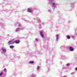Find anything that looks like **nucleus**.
<instances>
[{"label": "nucleus", "mask_w": 77, "mask_h": 77, "mask_svg": "<svg viewBox=\"0 0 77 77\" xmlns=\"http://www.w3.org/2000/svg\"><path fill=\"white\" fill-rule=\"evenodd\" d=\"M14 42H12V41H9L8 42V44L9 45H12V44H14Z\"/></svg>", "instance_id": "nucleus-1"}, {"label": "nucleus", "mask_w": 77, "mask_h": 77, "mask_svg": "<svg viewBox=\"0 0 77 77\" xmlns=\"http://www.w3.org/2000/svg\"><path fill=\"white\" fill-rule=\"evenodd\" d=\"M69 49L70 51H74V48H72V47H69Z\"/></svg>", "instance_id": "nucleus-2"}, {"label": "nucleus", "mask_w": 77, "mask_h": 77, "mask_svg": "<svg viewBox=\"0 0 77 77\" xmlns=\"http://www.w3.org/2000/svg\"><path fill=\"white\" fill-rule=\"evenodd\" d=\"M14 42V43L15 42L16 44H19L20 43V41L19 40H16Z\"/></svg>", "instance_id": "nucleus-3"}, {"label": "nucleus", "mask_w": 77, "mask_h": 77, "mask_svg": "<svg viewBox=\"0 0 77 77\" xmlns=\"http://www.w3.org/2000/svg\"><path fill=\"white\" fill-rule=\"evenodd\" d=\"M2 50H3V51L4 53H5L6 52V50L5 49H4L3 48H2Z\"/></svg>", "instance_id": "nucleus-4"}, {"label": "nucleus", "mask_w": 77, "mask_h": 77, "mask_svg": "<svg viewBox=\"0 0 77 77\" xmlns=\"http://www.w3.org/2000/svg\"><path fill=\"white\" fill-rule=\"evenodd\" d=\"M40 35L43 38H44V35H43V33H42V32H40Z\"/></svg>", "instance_id": "nucleus-5"}, {"label": "nucleus", "mask_w": 77, "mask_h": 77, "mask_svg": "<svg viewBox=\"0 0 77 77\" xmlns=\"http://www.w3.org/2000/svg\"><path fill=\"white\" fill-rule=\"evenodd\" d=\"M28 12H30L31 13V12H32V9L31 8H29L28 9Z\"/></svg>", "instance_id": "nucleus-6"}, {"label": "nucleus", "mask_w": 77, "mask_h": 77, "mask_svg": "<svg viewBox=\"0 0 77 77\" xmlns=\"http://www.w3.org/2000/svg\"><path fill=\"white\" fill-rule=\"evenodd\" d=\"M67 38L68 39H70V36L69 35H67Z\"/></svg>", "instance_id": "nucleus-7"}, {"label": "nucleus", "mask_w": 77, "mask_h": 77, "mask_svg": "<svg viewBox=\"0 0 77 77\" xmlns=\"http://www.w3.org/2000/svg\"><path fill=\"white\" fill-rule=\"evenodd\" d=\"M29 63H34V61H30L29 62Z\"/></svg>", "instance_id": "nucleus-8"}, {"label": "nucleus", "mask_w": 77, "mask_h": 77, "mask_svg": "<svg viewBox=\"0 0 77 77\" xmlns=\"http://www.w3.org/2000/svg\"><path fill=\"white\" fill-rule=\"evenodd\" d=\"M14 47V46H10V48H13Z\"/></svg>", "instance_id": "nucleus-9"}, {"label": "nucleus", "mask_w": 77, "mask_h": 77, "mask_svg": "<svg viewBox=\"0 0 77 77\" xmlns=\"http://www.w3.org/2000/svg\"><path fill=\"white\" fill-rule=\"evenodd\" d=\"M52 5L54 7H55V4L54 3H53Z\"/></svg>", "instance_id": "nucleus-10"}, {"label": "nucleus", "mask_w": 77, "mask_h": 77, "mask_svg": "<svg viewBox=\"0 0 77 77\" xmlns=\"http://www.w3.org/2000/svg\"><path fill=\"white\" fill-rule=\"evenodd\" d=\"M37 69H39V66H38L37 68Z\"/></svg>", "instance_id": "nucleus-11"}, {"label": "nucleus", "mask_w": 77, "mask_h": 77, "mask_svg": "<svg viewBox=\"0 0 77 77\" xmlns=\"http://www.w3.org/2000/svg\"><path fill=\"white\" fill-rule=\"evenodd\" d=\"M3 75V73H0V76H2Z\"/></svg>", "instance_id": "nucleus-12"}, {"label": "nucleus", "mask_w": 77, "mask_h": 77, "mask_svg": "<svg viewBox=\"0 0 77 77\" xmlns=\"http://www.w3.org/2000/svg\"><path fill=\"white\" fill-rule=\"evenodd\" d=\"M4 72H6V69H4Z\"/></svg>", "instance_id": "nucleus-13"}, {"label": "nucleus", "mask_w": 77, "mask_h": 77, "mask_svg": "<svg viewBox=\"0 0 77 77\" xmlns=\"http://www.w3.org/2000/svg\"><path fill=\"white\" fill-rule=\"evenodd\" d=\"M74 72H72L71 73V75H74Z\"/></svg>", "instance_id": "nucleus-14"}, {"label": "nucleus", "mask_w": 77, "mask_h": 77, "mask_svg": "<svg viewBox=\"0 0 77 77\" xmlns=\"http://www.w3.org/2000/svg\"><path fill=\"white\" fill-rule=\"evenodd\" d=\"M67 66H69V63H67Z\"/></svg>", "instance_id": "nucleus-15"}, {"label": "nucleus", "mask_w": 77, "mask_h": 77, "mask_svg": "<svg viewBox=\"0 0 77 77\" xmlns=\"http://www.w3.org/2000/svg\"><path fill=\"white\" fill-rule=\"evenodd\" d=\"M19 29H20V28H17L16 29V31H18V30H19Z\"/></svg>", "instance_id": "nucleus-16"}, {"label": "nucleus", "mask_w": 77, "mask_h": 77, "mask_svg": "<svg viewBox=\"0 0 77 77\" xmlns=\"http://www.w3.org/2000/svg\"><path fill=\"white\" fill-rule=\"evenodd\" d=\"M35 41H38V39L36 38L35 39Z\"/></svg>", "instance_id": "nucleus-17"}, {"label": "nucleus", "mask_w": 77, "mask_h": 77, "mask_svg": "<svg viewBox=\"0 0 77 77\" xmlns=\"http://www.w3.org/2000/svg\"><path fill=\"white\" fill-rule=\"evenodd\" d=\"M75 70H76V71H77V68H75Z\"/></svg>", "instance_id": "nucleus-18"}, {"label": "nucleus", "mask_w": 77, "mask_h": 77, "mask_svg": "<svg viewBox=\"0 0 77 77\" xmlns=\"http://www.w3.org/2000/svg\"><path fill=\"white\" fill-rule=\"evenodd\" d=\"M58 37H59V36L58 35L57 36V38H58Z\"/></svg>", "instance_id": "nucleus-19"}, {"label": "nucleus", "mask_w": 77, "mask_h": 77, "mask_svg": "<svg viewBox=\"0 0 77 77\" xmlns=\"http://www.w3.org/2000/svg\"><path fill=\"white\" fill-rule=\"evenodd\" d=\"M21 26V24L19 25V26Z\"/></svg>", "instance_id": "nucleus-20"}]
</instances>
